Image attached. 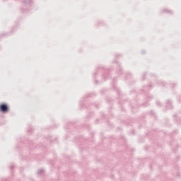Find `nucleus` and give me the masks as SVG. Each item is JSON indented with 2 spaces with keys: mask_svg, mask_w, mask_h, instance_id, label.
Masks as SVG:
<instances>
[{
  "mask_svg": "<svg viewBox=\"0 0 181 181\" xmlns=\"http://www.w3.org/2000/svg\"><path fill=\"white\" fill-rule=\"evenodd\" d=\"M0 111L3 113L8 112L9 111V107H8L6 103H2L0 105Z\"/></svg>",
  "mask_w": 181,
  "mask_h": 181,
  "instance_id": "1",
  "label": "nucleus"
},
{
  "mask_svg": "<svg viewBox=\"0 0 181 181\" xmlns=\"http://www.w3.org/2000/svg\"><path fill=\"white\" fill-rule=\"evenodd\" d=\"M24 4L25 5H32V0H29L28 1H24Z\"/></svg>",
  "mask_w": 181,
  "mask_h": 181,
  "instance_id": "2",
  "label": "nucleus"
},
{
  "mask_svg": "<svg viewBox=\"0 0 181 181\" xmlns=\"http://www.w3.org/2000/svg\"><path fill=\"white\" fill-rule=\"evenodd\" d=\"M43 172V169L38 170L37 175H42V173Z\"/></svg>",
  "mask_w": 181,
  "mask_h": 181,
  "instance_id": "3",
  "label": "nucleus"
},
{
  "mask_svg": "<svg viewBox=\"0 0 181 181\" xmlns=\"http://www.w3.org/2000/svg\"><path fill=\"white\" fill-rule=\"evenodd\" d=\"M163 12L171 13V11H169V10H168V9H164V10H163Z\"/></svg>",
  "mask_w": 181,
  "mask_h": 181,
  "instance_id": "4",
  "label": "nucleus"
},
{
  "mask_svg": "<svg viewBox=\"0 0 181 181\" xmlns=\"http://www.w3.org/2000/svg\"><path fill=\"white\" fill-rule=\"evenodd\" d=\"M11 169H13V165H11Z\"/></svg>",
  "mask_w": 181,
  "mask_h": 181,
  "instance_id": "7",
  "label": "nucleus"
},
{
  "mask_svg": "<svg viewBox=\"0 0 181 181\" xmlns=\"http://www.w3.org/2000/svg\"><path fill=\"white\" fill-rule=\"evenodd\" d=\"M141 53H142L143 54H145V50L141 51Z\"/></svg>",
  "mask_w": 181,
  "mask_h": 181,
  "instance_id": "5",
  "label": "nucleus"
},
{
  "mask_svg": "<svg viewBox=\"0 0 181 181\" xmlns=\"http://www.w3.org/2000/svg\"><path fill=\"white\" fill-rule=\"evenodd\" d=\"M157 105H160V102H157Z\"/></svg>",
  "mask_w": 181,
  "mask_h": 181,
  "instance_id": "6",
  "label": "nucleus"
}]
</instances>
